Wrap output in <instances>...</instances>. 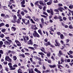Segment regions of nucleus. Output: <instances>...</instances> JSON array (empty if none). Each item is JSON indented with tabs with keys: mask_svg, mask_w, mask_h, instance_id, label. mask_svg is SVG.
Segmentation results:
<instances>
[{
	"mask_svg": "<svg viewBox=\"0 0 73 73\" xmlns=\"http://www.w3.org/2000/svg\"><path fill=\"white\" fill-rule=\"evenodd\" d=\"M42 48H40V50H41L42 52H43L45 54H47V56L48 57H50V54H51V53L50 52H48V53H47L45 51V48L44 47H42Z\"/></svg>",
	"mask_w": 73,
	"mask_h": 73,
	"instance_id": "obj_1",
	"label": "nucleus"
},
{
	"mask_svg": "<svg viewBox=\"0 0 73 73\" xmlns=\"http://www.w3.org/2000/svg\"><path fill=\"white\" fill-rule=\"evenodd\" d=\"M33 35L34 37H38V38H40V37L39 34L37 33L36 31H34V32L33 34Z\"/></svg>",
	"mask_w": 73,
	"mask_h": 73,
	"instance_id": "obj_2",
	"label": "nucleus"
},
{
	"mask_svg": "<svg viewBox=\"0 0 73 73\" xmlns=\"http://www.w3.org/2000/svg\"><path fill=\"white\" fill-rule=\"evenodd\" d=\"M9 66V67L10 68L9 70H15L16 69V68H13V66H12V63H9L8 64Z\"/></svg>",
	"mask_w": 73,
	"mask_h": 73,
	"instance_id": "obj_3",
	"label": "nucleus"
},
{
	"mask_svg": "<svg viewBox=\"0 0 73 73\" xmlns=\"http://www.w3.org/2000/svg\"><path fill=\"white\" fill-rule=\"evenodd\" d=\"M13 20H11V23H16V21L17 20V17L15 15H14L13 16Z\"/></svg>",
	"mask_w": 73,
	"mask_h": 73,
	"instance_id": "obj_4",
	"label": "nucleus"
},
{
	"mask_svg": "<svg viewBox=\"0 0 73 73\" xmlns=\"http://www.w3.org/2000/svg\"><path fill=\"white\" fill-rule=\"evenodd\" d=\"M46 58L44 59V60L45 61H47L48 63H49V64H51L52 63V61H51V60L48 59V58L47 57H45Z\"/></svg>",
	"mask_w": 73,
	"mask_h": 73,
	"instance_id": "obj_5",
	"label": "nucleus"
},
{
	"mask_svg": "<svg viewBox=\"0 0 73 73\" xmlns=\"http://www.w3.org/2000/svg\"><path fill=\"white\" fill-rule=\"evenodd\" d=\"M55 42L56 43V44H55V46H60V44L58 42L57 40H55Z\"/></svg>",
	"mask_w": 73,
	"mask_h": 73,
	"instance_id": "obj_6",
	"label": "nucleus"
},
{
	"mask_svg": "<svg viewBox=\"0 0 73 73\" xmlns=\"http://www.w3.org/2000/svg\"><path fill=\"white\" fill-rule=\"evenodd\" d=\"M61 55H63V54L62 53V51H61V50H60L59 51V53H58V57H60Z\"/></svg>",
	"mask_w": 73,
	"mask_h": 73,
	"instance_id": "obj_7",
	"label": "nucleus"
},
{
	"mask_svg": "<svg viewBox=\"0 0 73 73\" xmlns=\"http://www.w3.org/2000/svg\"><path fill=\"white\" fill-rule=\"evenodd\" d=\"M34 57L36 59V60H39L40 61H42V59L40 58H38L37 56H34Z\"/></svg>",
	"mask_w": 73,
	"mask_h": 73,
	"instance_id": "obj_8",
	"label": "nucleus"
},
{
	"mask_svg": "<svg viewBox=\"0 0 73 73\" xmlns=\"http://www.w3.org/2000/svg\"><path fill=\"white\" fill-rule=\"evenodd\" d=\"M58 10L60 12H63V11L62 10H64V9L63 8L60 7H58Z\"/></svg>",
	"mask_w": 73,
	"mask_h": 73,
	"instance_id": "obj_9",
	"label": "nucleus"
},
{
	"mask_svg": "<svg viewBox=\"0 0 73 73\" xmlns=\"http://www.w3.org/2000/svg\"><path fill=\"white\" fill-rule=\"evenodd\" d=\"M4 43L6 45H11V43L8 42L7 40L5 41Z\"/></svg>",
	"mask_w": 73,
	"mask_h": 73,
	"instance_id": "obj_10",
	"label": "nucleus"
},
{
	"mask_svg": "<svg viewBox=\"0 0 73 73\" xmlns=\"http://www.w3.org/2000/svg\"><path fill=\"white\" fill-rule=\"evenodd\" d=\"M38 54H40V55H41V57L42 58H44V57L43 56H44V55H45V54H44L42 52H38Z\"/></svg>",
	"mask_w": 73,
	"mask_h": 73,
	"instance_id": "obj_11",
	"label": "nucleus"
},
{
	"mask_svg": "<svg viewBox=\"0 0 73 73\" xmlns=\"http://www.w3.org/2000/svg\"><path fill=\"white\" fill-rule=\"evenodd\" d=\"M28 44L29 45H33V42L32 41V40L30 39L29 40L28 42Z\"/></svg>",
	"mask_w": 73,
	"mask_h": 73,
	"instance_id": "obj_12",
	"label": "nucleus"
},
{
	"mask_svg": "<svg viewBox=\"0 0 73 73\" xmlns=\"http://www.w3.org/2000/svg\"><path fill=\"white\" fill-rule=\"evenodd\" d=\"M11 30L13 32H15L16 30V28L14 27H11Z\"/></svg>",
	"mask_w": 73,
	"mask_h": 73,
	"instance_id": "obj_13",
	"label": "nucleus"
},
{
	"mask_svg": "<svg viewBox=\"0 0 73 73\" xmlns=\"http://www.w3.org/2000/svg\"><path fill=\"white\" fill-rule=\"evenodd\" d=\"M29 73H35L33 71V70L32 68L29 70Z\"/></svg>",
	"mask_w": 73,
	"mask_h": 73,
	"instance_id": "obj_14",
	"label": "nucleus"
},
{
	"mask_svg": "<svg viewBox=\"0 0 73 73\" xmlns=\"http://www.w3.org/2000/svg\"><path fill=\"white\" fill-rule=\"evenodd\" d=\"M57 66L58 69H62L61 68H63V66L60 64H57Z\"/></svg>",
	"mask_w": 73,
	"mask_h": 73,
	"instance_id": "obj_15",
	"label": "nucleus"
},
{
	"mask_svg": "<svg viewBox=\"0 0 73 73\" xmlns=\"http://www.w3.org/2000/svg\"><path fill=\"white\" fill-rule=\"evenodd\" d=\"M38 33L40 34L41 36H42V33L41 32V29H39L38 30Z\"/></svg>",
	"mask_w": 73,
	"mask_h": 73,
	"instance_id": "obj_16",
	"label": "nucleus"
},
{
	"mask_svg": "<svg viewBox=\"0 0 73 73\" xmlns=\"http://www.w3.org/2000/svg\"><path fill=\"white\" fill-rule=\"evenodd\" d=\"M52 0H50V2H48L47 3V5H51V4H52Z\"/></svg>",
	"mask_w": 73,
	"mask_h": 73,
	"instance_id": "obj_17",
	"label": "nucleus"
},
{
	"mask_svg": "<svg viewBox=\"0 0 73 73\" xmlns=\"http://www.w3.org/2000/svg\"><path fill=\"white\" fill-rule=\"evenodd\" d=\"M17 16L18 17H19V19H20V20H21V19H22V18H21L22 17L21 15H20V14H18L17 15Z\"/></svg>",
	"mask_w": 73,
	"mask_h": 73,
	"instance_id": "obj_18",
	"label": "nucleus"
},
{
	"mask_svg": "<svg viewBox=\"0 0 73 73\" xmlns=\"http://www.w3.org/2000/svg\"><path fill=\"white\" fill-rule=\"evenodd\" d=\"M60 37L61 39H62V40H63V39L64 38V35L62 34L60 35Z\"/></svg>",
	"mask_w": 73,
	"mask_h": 73,
	"instance_id": "obj_19",
	"label": "nucleus"
},
{
	"mask_svg": "<svg viewBox=\"0 0 73 73\" xmlns=\"http://www.w3.org/2000/svg\"><path fill=\"white\" fill-rule=\"evenodd\" d=\"M16 23H17V24H20V23H21V21H20V19H18L16 21Z\"/></svg>",
	"mask_w": 73,
	"mask_h": 73,
	"instance_id": "obj_20",
	"label": "nucleus"
},
{
	"mask_svg": "<svg viewBox=\"0 0 73 73\" xmlns=\"http://www.w3.org/2000/svg\"><path fill=\"white\" fill-rule=\"evenodd\" d=\"M22 70H21V68H19L18 70V73H23L22 72Z\"/></svg>",
	"mask_w": 73,
	"mask_h": 73,
	"instance_id": "obj_21",
	"label": "nucleus"
},
{
	"mask_svg": "<svg viewBox=\"0 0 73 73\" xmlns=\"http://www.w3.org/2000/svg\"><path fill=\"white\" fill-rule=\"evenodd\" d=\"M39 4L40 5H44V3L42 2V1H39Z\"/></svg>",
	"mask_w": 73,
	"mask_h": 73,
	"instance_id": "obj_22",
	"label": "nucleus"
},
{
	"mask_svg": "<svg viewBox=\"0 0 73 73\" xmlns=\"http://www.w3.org/2000/svg\"><path fill=\"white\" fill-rule=\"evenodd\" d=\"M28 49H30L31 50H35V49L34 48L32 47H28Z\"/></svg>",
	"mask_w": 73,
	"mask_h": 73,
	"instance_id": "obj_23",
	"label": "nucleus"
},
{
	"mask_svg": "<svg viewBox=\"0 0 73 73\" xmlns=\"http://www.w3.org/2000/svg\"><path fill=\"white\" fill-rule=\"evenodd\" d=\"M21 5H24L25 4V0H23L21 2Z\"/></svg>",
	"mask_w": 73,
	"mask_h": 73,
	"instance_id": "obj_24",
	"label": "nucleus"
},
{
	"mask_svg": "<svg viewBox=\"0 0 73 73\" xmlns=\"http://www.w3.org/2000/svg\"><path fill=\"white\" fill-rule=\"evenodd\" d=\"M41 22L42 24L44 23V19L43 18L41 19Z\"/></svg>",
	"mask_w": 73,
	"mask_h": 73,
	"instance_id": "obj_25",
	"label": "nucleus"
},
{
	"mask_svg": "<svg viewBox=\"0 0 73 73\" xmlns=\"http://www.w3.org/2000/svg\"><path fill=\"white\" fill-rule=\"evenodd\" d=\"M9 56H6L5 57V60L6 61H8V59H9Z\"/></svg>",
	"mask_w": 73,
	"mask_h": 73,
	"instance_id": "obj_26",
	"label": "nucleus"
},
{
	"mask_svg": "<svg viewBox=\"0 0 73 73\" xmlns=\"http://www.w3.org/2000/svg\"><path fill=\"white\" fill-rule=\"evenodd\" d=\"M0 37L1 38H3L4 37V35L3 34L0 35Z\"/></svg>",
	"mask_w": 73,
	"mask_h": 73,
	"instance_id": "obj_27",
	"label": "nucleus"
},
{
	"mask_svg": "<svg viewBox=\"0 0 73 73\" xmlns=\"http://www.w3.org/2000/svg\"><path fill=\"white\" fill-rule=\"evenodd\" d=\"M38 1H37L36 2H35V5H38V6L39 5L38 4Z\"/></svg>",
	"mask_w": 73,
	"mask_h": 73,
	"instance_id": "obj_28",
	"label": "nucleus"
},
{
	"mask_svg": "<svg viewBox=\"0 0 73 73\" xmlns=\"http://www.w3.org/2000/svg\"><path fill=\"white\" fill-rule=\"evenodd\" d=\"M4 23H1L0 24V27H3V26H4Z\"/></svg>",
	"mask_w": 73,
	"mask_h": 73,
	"instance_id": "obj_29",
	"label": "nucleus"
},
{
	"mask_svg": "<svg viewBox=\"0 0 73 73\" xmlns=\"http://www.w3.org/2000/svg\"><path fill=\"white\" fill-rule=\"evenodd\" d=\"M17 59V57H16V56H14L13 57V60H14L16 61V60Z\"/></svg>",
	"mask_w": 73,
	"mask_h": 73,
	"instance_id": "obj_30",
	"label": "nucleus"
},
{
	"mask_svg": "<svg viewBox=\"0 0 73 73\" xmlns=\"http://www.w3.org/2000/svg\"><path fill=\"white\" fill-rule=\"evenodd\" d=\"M15 42H16V44H17V43L20 44V42L17 40H15Z\"/></svg>",
	"mask_w": 73,
	"mask_h": 73,
	"instance_id": "obj_31",
	"label": "nucleus"
},
{
	"mask_svg": "<svg viewBox=\"0 0 73 73\" xmlns=\"http://www.w3.org/2000/svg\"><path fill=\"white\" fill-rule=\"evenodd\" d=\"M43 15H46V16H48V13H46V12L44 11L43 12Z\"/></svg>",
	"mask_w": 73,
	"mask_h": 73,
	"instance_id": "obj_32",
	"label": "nucleus"
},
{
	"mask_svg": "<svg viewBox=\"0 0 73 73\" xmlns=\"http://www.w3.org/2000/svg\"><path fill=\"white\" fill-rule=\"evenodd\" d=\"M5 31H6V29H3L2 30L1 32H5Z\"/></svg>",
	"mask_w": 73,
	"mask_h": 73,
	"instance_id": "obj_33",
	"label": "nucleus"
},
{
	"mask_svg": "<svg viewBox=\"0 0 73 73\" xmlns=\"http://www.w3.org/2000/svg\"><path fill=\"white\" fill-rule=\"evenodd\" d=\"M38 7L39 8V9H42V6H41V5H38Z\"/></svg>",
	"mask_w": 73,
	"mask_h": 73,
	"instance_id": "obj_34",
	"label": "nucleus"
},
{
	"mask_svg": "<svg viewBox=\"0 0 73 73\" xmlns=\"http://www.w3.org/2000/svg\"><path fill=\"white\" fill-rule=\"evenodd\" d=\"M69 28L70 29H73V27H72V25H70L69 26Z\"/></svg>",
	"mask_w": 73,
	"mask_h": 73,
	"instance_id": "obj_35",
	"label": "nucleus"
},
{
	"mask_svg": "<svg viewBox=\"0 0 73 73\" xmlns=\"http://www.w3.org/2000/svg\"><path fill=\"white\" fill-rule=\"evenodd\" d=\"M49 32L50 34V35H54V33L53 32H52V31H49Z\"/></svg>",
	"mask_w": 73,
	"mask_h": 73,
	"instance_id": "obj_36",
	"label": "nucleus"
},
{
	"mask_svg": "<svg viewBox=\"0 0 73 73\" xmlns=\"http://www.w3.org/2000/svg\"><path fill=\"white\" fill-rule=\"evenodd\" d=\"M5 18L7 19V18H9V16L8 15H6V16H5Z\"/></svg>",
	"mask_w": 73,
	"mask_h": 73,
	"instance_id": "obj_37",
	"label": "nucleus"
},
{
	"mask_svg": "<svg viewBox=\"0 0 73 73\" xmlns=\"http://www.w3.org/2000/svg\"><path fill=\"white\" fill-rule=\"evenodd\" d=\"M3 8L4 9H5V10H7V7H6L5 6H3Z\"/></svg>",
	"mask_w": 73,
	"mask_h": 73,
	"instance_id": "obj_38",
	"label": "nucleus"
},
{
	"mask_svg": "<svg viewBox=\"0 0 73 73\" xmlns=\"http://www.w3.org/2000/svg\"><path fill=\"white\" fill-rule=\"evenodd\" d=\"M1 16L2 17H5V14H4V13H2L1 14Z\"/></svg>",
	"mask_w": 73,
	"mask_h": 73,
	"instance_id": "obj_39",
	"label": "nucleus"
},
{
	"mask_svg": "<svg viewBox=\"0 0 73 73\" xmlns=\"http://www.w3.org/2000/svg\"><path fill=\"white\" fill-rule=\"evenodd\" d=\"M41 16L42 17H44V18H46L47 16H45V15H41Z\"/></svg>",
	"mask_w": 73,
	"mask_h": 73,
	"instance_id": "obj_40",
	"label": "nucleus"
},
{
	"mask_svg": "<svg viewBox=\"0 0 73 73\" xmlns=\"http://www.w3.org/2000/svg\"><path fill=\"white\" fill-rule=\"evenodd\" d=\"M21 14L22 16H24L25 15L24 12L23 11H22L21 12Z\"/></svg>",
	"mask_w": 73,
	"mask_h": 73,
	"instance_id": "obj_41",
	"label": "nucleus"
},
{
	"mask_svg": "<svg viewBox=\"0 0 73 73\" xmlns=\"http://www.w3.org/2000/svg\"><path fill=\"white\" fill-rule=\"evenodd\" d=\"M32 22V23H33V24H35V22L34 21H33V19H31L30 20Z\"/></svg>",
	"mask_w": 73,
	"mask_h": 73,
	"instance_id": "obj_42",
	"label": "nucleus"
},
{
	"mask_svg": "<svg viewBox=\"0 0 73 73\" xmlns=\"http://www.w3.org/2000/svg\"><path fill=\"white\" fill-rule=\"evenodd\" d=\"M34 70L35 71V72H38L39 71V70H38V69L36 68H35L34 69Z\"/></svg>",
	"mask_w": 73,
	"mask_h": 73,
	"instance_id": "obj_43",
	"label": "nucleus"
},
{
	"mask_svg": "<svg viewBox=\"0 0 73 73\" xmlns=\"http://www.w3.org/2000/svg\"><path fill=\"white\" fill-rule=\"evenodd\" d=\"M23 40H24L25 42H27V40H26V39L25 38V37L23 36Z\"/></svg>",
	"mask_w": 73,
	"mask_h": 73,
	"instance_id": "obj_44",
	"label": "nucleus"
},
{
	"mask_svg": "<svg viewBox=\"0 0 73 73\" xmlns=\"http://www.w3.org/2000/svg\"><path fill=\"white\" fill-rule=\"evenodd\" d=\"M44 46H48V43H44Z\"/></svg>",
	"mask_w": 73,
	"mask_h": 73,
	"instance_id": "obj_45",
	"label": "nucleus"
},
{
	"mask_svg": "<svg viewBox=\"0 0 73 73\" xmlns=\"http://www.w3.org/2000/svg\"><path fill=\"white\" fill-rule=\"evenodd\" d=\"M44 41H45V42H48V38H46L44 39Z\"/></svg>",
	"mask_w": 73,
	"mask_h": 73,
	"instance_id": "obj_46",
	"label": "nucleus"
},
{
	"mask_svg": "<svg viewBox=\"0 0 73 73\" xmlns=\"http://www.w3.org/2000/svg\"><path fill=\"white\" fill-rule=\"evenodd\" d=\"M21 56L22 57H23V58H24V57H25V55H24V54H21Z\"/></svg>",
	"mask_w": 73,
	"mask_h": 73,
	"instance_id": "obj_47",
	"label": "nucleus"
},
{
	"mask_svg": "<svg viewBox=\"0 0 73 73\" xmlns=\"http://www.w3.org/2000/svg\"><path fill=\"white\" fill-rule=\"evenodd\" d=\"M19 44H17V46H21V43H20Z\"/></svg>",
	"mask_w": 73,
	"mask_h": 73,
	"instance_id": "obj_48",
	"label": "nucleus"
},
{
	"mask_svg": "<svg viewBox=\"0 0 73 73\" xmlns=\"http://www.w3.org/2000/svg\"><path fill=\"white\" fill-rule=\"evenodd\" d=\"M8 61H9V62H12V59L10 58L9 59V60H8Z\"/></svg>",
	"mask_w": 73,
	"mask_h": 73,
	"instance_id": "obj_49",
	"label": "nucleus"
},
{
	"mask_svg": "<svg viewBox=\"0 0 73 73\" xmlns=\"http://www.w3.org/2000/svg\"><path fill=\"white\" fill-rule=\"evenodd\" d=\"M35 21H37V22L38 21H39V19L38 18H36L35 19Z\"/></svg>",
	"mask_w": 73,
	"mask_h": 73,
	"instance_id": "obj_50",
	"label": "nucleus"
},
{
	"mask_svg": "<svg viewBox=\"0 0 73 73\" xmlns=\"http://www.w3.org/2000/svg\"><path fill=\"white\" fill-rule=\"evenodd\" d=\"M58 10V9H55L54 10V11H55V12H56L59 13V11Z\"/></svg>",
	"mask_w": 73,
	"mask_h": 73,
	"instance_id": "obj_51",
	"label": "nucleus"
},
{
	"mask_svg": "<svg viewBox=\"0 0 73 73\" xmlns=\"http://www.w3.org/2000/svg\"><path fill=\"white\" fill-rule=\"evenodd\" d=\"M5 27L7 28H9V24H6L5 25Z\"/></svg>",
	"mask_w": 73,
	"mask_h": 73,
	"instance_id": "obj_52",
	"label": "nucleus"
},
{
	"mask_svg": "<svg viewBox=\"0 0 73 73\" xmlns=\"http://www.w3.org/2000/svg\"><path fill=\"white\" fill-rule=\"evenodd\" d=\"M0 53H1V54H3V50H0Z\"/></svg>",
	"mask_w": 73,
	"mask_h": 73,
	"instance_id": "obj_53",
	"label": "nucleus"
},
{
	"mask_svg": "<svg viewBox=\"0 0 73 73\" xmlns=\"http://www.w3.org/2000/svg\"><path fill=\"white\" fill-rule=\"evenodd\" d=\"M13 68H15V67H17V64H14L13 65Z\"/></svg>",
	"mask_w": 73,
	"mask_h": 73,
	"instance_id": "obj_54",
	"label": "nucleus"
},
{
	"mask_svg": "<svg viewBox=\"0 0 73 73\" xmlns=\"http://www.w3.org/2000/svg\"><path fill=\"white\" fill-rule=\"evenodd\" d=\"M22 21H23V23H24V24H25V19H24L23 18L22 19Z\"/></svg>",
	"mask_w": 73,
	"mask_h": 73,
	"instance_id": "obj_55",
	"label": "nucleus"
},
{
	"mask_svg": "<svg viewBox=\"0 0 73 73\" xmlns=\"http://www.w3.org/2000/svg\"><path fill=\"white\" fill-rule=\"evenodd\" d=\"M58 5V6H59L60 7H62V4L61 3H59Z\"/></svg>",
	"mask_w": 73,
	"mask_h": 73,
	"instance_id": "obj_56",
	"label": "nucleus"
},
{
	"mask_svg": "<svg viewBox=\"0 0 73 73\" xmlns=\"http://www.w3.org/2000/svg\"><path fill=\"white\" fill-rule=\"evenodd\" d=\"M63 19L64 21H66V18L64 17H63Z\"/></svg>",
	"mask_w": 73,
	"mask_h": 73,
	"instance_id": "obj_57",
	"label": "nucleus"
},
{
	"mask_svg": "<svg viewBox=\"0 0 73 73\" xmlns=\"http://www.w3.org/2000/svg\"><path fill=\"white\" fill-rule=\"evenodd\" d=\"M56 34L58 35H61V33L59 32H57Z\"/></svg>",
	"mask_w": 73,
	"mask_h": 73,
	"instance_id": "obj_58",
	"label": "nucleus"
},
{
	"mask_svg": "<svg viewBox=\"0 0 73 73\" xmlns=\"http://www.w3.org/2000/svg\"><path fill=\"white\" fill-rule=\"evenodd\" d=\"M8 69H9V68H8L7 67H6L5 68V70L7 71V72H8L9 70H8Z\"/></svg>",
	"mask_w": 73,
	"mask_h": 73,
	"instance_id": "obj_59",
	"label": "nucleus"
},
{
	"mask_svg": "<svg viewBox=\"0 0 73 73\" xmlns=\"http://www.w3.org/2000/svg\"><path fill=\"white\" fill-rule=\"evenodd\" d=\"M7 41H8L10 43V42H11V43L12 42V40H11L10 39H8Z\"/></svg>",
	"mask_w": 73,
	"mask_h": 73,
	"instance_id": "obj_60",
	"label": "nucleus"
},
{
	"mask_svg": "<svg viewBox=\"0 0 73 73\" xmlns=\"http://www.w3.org/2000/svg\"><path fill=\"white\" fill-rule=\"evenodd\" d=\"M50 14L51 15H53V14L54 13H53V11H50Z\"/></svg>",
	"mask_w": 73,
	"mask_h": 73,
	"instance_id": "obj_61",
	"label": "nucleus"
},
{
	"mask_svg": "<svg viewBox=\"0 0 73 73\" xmlns=\"http://www.w3.org/2000/svg\"><path fill=\"white\" fill-rule=\"evenodd\" d=\"M61 61H62V62H64V59H63V58H61Z\"/></svg>",
	"mask_w": 73,
	"mask_h": 73,
	"instance_id": "obj_62",
	"label": "nucleus"
},
{
	"mask_svg": "<svg viewBox=\"0 0 73 73\" xmlns=\"http://www.w3.org/2000/svg\"><path fill=\"white\" fill-rule=\"evenodd\" d=\"M21 7L23 8H25V5H21Z\"/></svg>",
	"mask_w": 73,
	"mask_h": 73,
	"instance_id": "obj_63",
	"label": "nucleus"
},
{
	"mask_svg": "<svg viewBox=\"0 0 73 73\" xmlns=\"http://www.w3.org/2000/svg\"><path fill=\"white\" fill-rule=\"evenodd\" d=\"M69 8H70V9H72V5H70L69 7Z\"/></svg>",
	"mask_w": 73,
	"mask_h": 73,
	"instance_id": "obj_64",
	"label": "nucleus"
}]
</instances>
